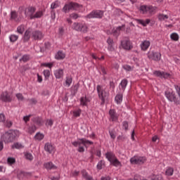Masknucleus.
<instances>
[{
	"label": "nucleus",
	"mask_w": 180,
	"mask_h": 180,
	"mask_svg": "<svg viewBox=\"0 0 180 180\" xmlns=\"http://www.w3.org/2000/svg\"><path fill=\"white\" fill-rule=\"evenodd\" d=\"M96 89L98 98L101 101V105H105V102H106V100L109 98V93L103 89L101 85H97Z\"/></svg>",
	"instance_id": "f257e3e1"
},
{
	"label": "nucleus",
	"mask_w": 180,
	"mask_h": 180,
	"mask_svg": "<svg viewBox=\"0 0 180 180\" xmlns=\"http://www.w3.org/2000/svg\"><path fill=\"white\" fill-rule=\"evenodd\" d=\"M1 139L4 143H12L15 141V139H16V131H9L6 132L1 136Z\"/></svg>",
	"instance_id": "f03ea898"
},
{
	"label": "nucleus",
	"mask_w": 180,
	"mask_h": 180,
	"mask_svg": "<svg viewBox=\"0 0 180 180\" xmlns=\"http://www.w3.org/2000/svg\"><path fill=\"white\" fill-rule=\"evenodd\" d=\"M156 9H157V7H155V6L142 5V6H140L139 11L143 15H146V13L153 15V14L155 13Z\"/></svg>",
	"instance_id": "7ed1b4c3"
},
{
	"label": "nucleus",
	"mask_w": 180,
	"mask_h": 180,
	"mask_svg": "<svg viewBox=\"0 0 180 180\" xmlns=\"http://www.w3.org/2000/svg\"><path fill=\"white\" fill-rule=\"evenodd\" d=\"M79 8H82V6L77 3L71 2L68 4H65L62 11L65 13L70 12V11H79Z\"/></svg>",
	"instance_id": "20e7f679"
},
{
	"label": "nucleus",
	"mask_w": 180,
	"mask_h": 180,
	"mask_svg": "<svg viewBox=\"0 0 180 180\" xmlns=\"http://www.w3.org/2000/svg\"><path fill=\"white\" fill-rule=\"evenodd\" d=\"M105 157L108 160L109 162H110V164H112L114 167H120L122 165V163L116 158L115 156V154L112 152H108L105 153Z\"/></svg>",
	"instance_id": "39448f33"
},
{
	"label": "nucleus",
	"mask_w": 180,
	"mask_h": 180,
	"mask_svg": "<svg viewBox=\"0 0 180 180\" xmlns=\"http://www.w3.org/2000/svg\"><path fill=\"white\" fill-rule=\"evenodd\" d=\"M104 13L105 12L102 10H95L88 14L86 18H87V19H102V18H103Z\"/></svg>",
	"instance_id": "423d86ee"
},
{
	"label": "nucleus",
	"mask_w": 180,
	"mask_h": 180,
	"mask_svg": "<svg viewBox=\"0 0 180 180\" xmlns=\"http://www.w3.org/2000/svg\"><path fill=\"white\" fill-rule=\"evenodd\" d=\"M131 164L141 165L146 162V158L134 156L130 159Z\"/></svg>",
	"instance_id": "0eeeda50"
},
{
	"label": "nucleus",
	"mask_w": 180,
	"mask_h": 180,
	"mask_svg": "<svg viewBox=\"0 0 180 180\" xmlns=\"http://www.w3.org/2000/svg\"><path fill=\"white\" fill-rule=\"evenodd\" d=\"M148 58L154 61H160L161 60V53L155 51H150L148 53Z\"/></svg>",
	"instance_id": "6e6552de"
},
{
	"label": "nucleus",
	"mask_w": 180,
	"mask_h": 180,
	"mask_svg": "<svg viewBox=\"0 0 180 180\" xmlns=\"http://www.w3.org/2000/svg\"><path fill=\"white\" fill-rule=\"evenodd\" d=\"M121 46L124 50H131V49H133L130 39L127 37H125L122 41H121Z\"/></svg>",
	"instance_id": "1a4fd4ad"
},
{
	"label": "nucleus",
	"mask_w": 180,
	"mask_h": 180,
	"mask_svg": "<svg viewBox=\"0 0 180 180\" xmlns=\"http://www.w3.org/2000/svg\"><path fill=\"white\" fill-rule=\"evenodd\" d=\"M31 37L33 40H41L44 37V34L41 31L34 30L32 32Z\"/></svg>",
	"instance_id": "9d476101"
},
{
	"label": "nucleus",
	"mask_w": 180,
	"mask_h": 180,
	"mask_svg": "<svg viewBox=\"0 0 180 180\" xmlns=\"http://www.w3.org/2000/svg\"><path fill=\"white\" fill-rule=\"evenodd\" d=\"M165 95H166V98H167V99L169 101H170V102H175V103H178V98H176V96H175V93H174V91H165Z\"/></svg>",
	"instance_id": "9b49d317"
},
{
	"label": "nucleus",
	"mask_w": 180,
	"mask_h": 180,
	"mask_svg": "<svg viewBox=\"0 0 180 180\" xmlns=\"http://www.w3.org/2000/svg\"><path fill=\"white\" fill-rule=\"evenodd\" d=\"M0 99L2 102H12V97L9 95L8 91L1 93Z\"/></svg>",
	"instance_id": "f8f14e48"
},
{
	"label": "nucleus",
	"mask_w": 180,
	"mask_h": 180,
	"mask_svg": "<svg viewBox=\"0 0 180 180\" xmlns=\"http://www.w3.org/2000/svg\"><path fill=\"white\" fill-rule=\"evenodd\" d=\"M36 12V8L34 6H29L25 9V16H29L30 19H32L34 13Z\"/></svg>",
	"instance_id": "ddd939ff"
},
{
	"label": "nucleus",
	"mask_w": 180,
	"mask_h": 180,
	"mask_svg": "<svg viewBox=\"0 0 180 180\" xmlns=\"http://www.w3.org/2000/svg\"><path fill=\"white\" fill-rule=\"evenodd\" d=\"M153 75L155 77H159L160 78H168L169 77V73L161 72L160 70H155L153 72Z\"/></svg>",
	"instance_id": "4468645a"
},
{
	"label": "nucleus",
	"mask_w": 180,
	"mask_h": 180,
	"mask_svg": "<svg viewBox=\"0 0 180 180\" xmlns=\"http://www.w3.org/2000/svg\"><path fill=\"white\" fill-rule=\"evenodd\" d=\"M77 143L79 146H81V144H83V146H86V144H89L91 146L94 144V142L89 140H87L86 139H79L77 141Z\"/></svg>",
	"instance_id": "2eb2a0df"
},
{
	"label": "nucleus",
	"mask_w": 180,
	"mask_h": 180,
	"mask_svg": "<svg viewBox=\"0 0 180 180\" xmlns=\"http://www.w3.org/2000/svg\"><path fill=\"white\" fill-rule=\"evenodd\" d=\"M44 150L49 153V154H51L54 151V146L50 143H46L44 146Z\"/></svg>",
	"instance_id": "dca6fc26"
},
{
	"label": "nucleus",
	"mask_w": 180,
	"mask_h": 180,
	"mask_svg": "<svg viewBox=\"0 0 180 180\" xmlns=\"http://www.w3.org/2000/svg\"><path fill=\"white\" fill-rule=\"evenodd\" d=\"M44 167L46 168V169H57V166L54 165V164H53L51 162L44 163Z\"/></svg>",
	"instance_id": "f3484780"
},
{
	"label": "nucleus",
	"mask_w": 180,
	"mask_h": 180,
	"mask_svg": "<svg viewBox=\"0 0 180 180\" xmlns=\"http://www.w3.org/2000/svg\"><path fill=\"white\" fill-rule=\"evenodd\" d=\"M31 32L29 30H26L25 32L22 40L24 43L27 42L29 40H30V36H31Z\"/></svg>",
	"instance_id": "a211bd4d"
},
{
	"label": "nucleus",
	"mask_w": 180,
	"mask_h": 180,
	"mask_svg": "<svg viewBox=\"0 0 180 180\" xmlns=\"http://www.w3.org/2000/svg\"><path fill=\"white\" fill-rule=\"evenodd\" d=\"M107 43L108 44V49L110 51H113L115 50V48H113V44H114L113 39L110 37H108V39H107Z\"/></svg>",
	"instance_id": "6ab92c4d"
},
{
	"label": "nucleus",
	"mask_w": 180,
	"mask_h": 180,
	"mask_svg": "<svg viewBox=\"0 0 180 180\" xmlns=\"http://www.w3.org/2000/svg\"><path fill=\"white\" fill-rule=\"evenodd\" d=\"M54 75L58 79H60V78H63V76L64 75V72L63 69L56 70L54 72Z\"/></svg>",
	"instance_id": "aec40b11"
},
{
	"label": "nucleus",
	"mask_w": 180,
	"mask_h": 180,
	"mask_svg": "<svg viewBox=\"0 0 180 180\" xmlns=\"http://www.w3.org/2000/svg\"><path fill=\"white\" fill-rule=\"evenodd\" d=\"M56 60H64L65 58V53H63V51H58L55 56Z\"/></svg>",
	"instance_id": "412c9836"
},
{
	"label": "nucleus",
	"mask_w": 180,
	"mask_h": 180,
	"mask_svg": "<svg viewBox=\"0 0 180 180\" xmlns=\"http://www.w3.org/2000/svg\"><path fill=\"white\" fill-rule=\"evenodd\" d=\"M32 122L37 124L38 126H41L43 124V120L40 117H35L32 119Z\"/></svg>",
	"instance_id": "4be33fe9"
},
{
	"label": "nucleus",
	"mask_w": 180,
	"mask_h": 180,
	"mask_svg": "<svg viewBox=\"0 0 180 180\" xmlns=\"http://www.w3.org/2000/svg\"><path fill=\"white\" fill-rule=\"evenodd\" d=\"M109 115L112 122L117 120V115H116V111L115 110H112V109L110 110Z\"/></svg>",
	"instance_id": "5701e85b"
},
{
	"label": "nucleus",
	"mask_w": 180,
	"mask_h": 180,
	"mask_svg": "<svg viewBox=\"0 0 180 180\" xmlns=\"http://www.w3.org/2000/svg\"><path fill=\"white\" fill-rule=\"evenodd\" d=\"M148 47H150L149 41H144L141 44V50H143V51H146V50H147V49H148Z\"/></svg>",
	"instance_id": "b1692460"
},
{
	"label": "nucleus",
	"mask_w": 180,
	"mask_h": 180,
	"mask_svg": "<svg viewBox=\"0 0 180 180\" xmlns=\"http://www.w3.org/2000/svg\"><path fill=\"white\" fill-rule=\"evenodd\" d=\"M27 175H30V173L20 171L17 174V177L18 178V179H23V178H25V176H27Z\"/></svg>",
	"instance_id": "393cba45"
},
{
	"label": "nucleus",
	"mask_w": 180,
	"mask_h": 180,
	"mask_svg": "<svg viewBox=\"0 0 180 180\" xmlns=\"http://www.w3.org/2000/svg\"><path fill=\"white\" fill-rule=\"evenodd\" d=\"M82 175L83 178H85L86 180H94L91 176L88 175V172H86V170L85 169L82 170Z\"/></svg>",
	"instance_id": "a878e982"
},
{
	"label": "nucleus",
	"mask_w": 180,
	"mask_h": 180,
	"mask_svg": "<svg viewBox=\"0 0 180 180\" xmlns=\"http://www.w3.org/2000/svg\"><path fill=\"white\" fill-rule=\"evenodd\" d=\"M120 30H122V27H117L116 28V30H112V33L113 34V36H115V37H119V35L120 34Z\"/></svg>",
	"instance_id": "bb28decb"
},
{
	"label": "nucleus",
	"mask_w": 180,
	"mask_h": 180,
	"mask_svg": "<svg viewBox=\"0 0 180 180\" xmlns=\"http://www.w3.org/2000/svg\"><path fill=\"white\" fill-rule=\"evenodd\" d=\"M115 101L117 104L122 103L123 101V94H117L115 98Z\"/></svg>",
	"instance_id": "cd10ccee"
},
{
	"label": "nucleus",
	"mask_w": 180,
	"mask_h": 180,
	"mask_svg": "<svg viewBox=\"0 0 180 180\" xmlns=\"http://www.w3.org/2000/svg\"><path fill=\"white\" fill-rule=\"evenodd\" d=\"M43 15V11H37L33 16L31 17L32 19H39Z\"/></svg>",
	"instance_id": "c85d7f7f"
},
{
	"label": "nucleus",
	"mask_w": 180,
	"mask_h": 180,
	"mask_svg": "<svg viewBox=\"0 0 180 180\" xmlns=\"http://www.w3.org/2000/svg\"><path fill=\"white\" fill-rule=\"evenodd\" d=\"M165 174L166 175H167V176H172V175H174V168L172 167L167 168L165 172Z\"/></svg>",
	"instance_id": "c756f323"
},
{
	"label": "nucleus",
	"mask_w": 180,
	"mask_h": 180,
	"mask_svg": "<svg viewBox=\"0 0 180 180\" xmlns=\"http://www.w3.org/2000/svg\"><path fill=\"white\" fill-rule=\"evenodd\" d=\"M89 102L88 98L86 96L85 97H81L80 98V103L82 105V106H86V103Z\"/></svg>",
	"instance_id": "7c9ffc66"
},
{
	"label": "nucleus",
	"mask_w": 180,
	"mask_h": 180,
	"mask_svg": "<svg viewBox=\"0 0 180 180\" xmlns=\"http://www.w3.org/2000/svg\"><path fill=\"white\" fill-rule=\"evenodd\" d=\"M34 139L36 140H39L40 141L43 140V139H44V135L43 134L38 132L34 136Z\"/></svg>",
	"instance_id": "2f4dec72"
},
{
	"label": "nucleus",
	"mask_w": 180,
	"mask_h": 180,
	"mask_svg": "<svg viewBox=\"0 0 180 180\" xmlns=\"http://www.w3.org/2000/svg\"><path fill=\"white\" fill-rule=\"evenodd\" d=\"M37 129V128L35 127V125H32L28 128V133L30 134H33V133H34V131H36Z\"/></svg>",
	"instance_id": "473e14b6"
},
{
	"label": "nucleus",
	"mask_w": 180,
	"mask_h": 180,
	"mask_svg": "<svg viewBox=\"0 0 180 180\" xmlns=\"http://www.w3.org/2000/svg\"><path fill=\"white\" fill-rule=\"evenodd\" d=\"M81 23L78 22H74L73 23V29L74 30H76L77 32H79V29H81Z\"/></svg>",
	"instance_id": "72a5a7b5"
},
{
	"label": "nucleus",
	"mask_w": 180,
	"mask_h": 180,
	"mask_svg": "<svg viewBox=\"0 0 180 180\" xmlns=\"http://www.w3.org/2000/svg\"><path fill=\"white\" fill-rule=\"evenodd\" d=\"M16 162V160L14 158H8L7 164L8 165H13Z\"/></svg>",
	"instance_id": "f704fd0d"
},
{
	"label": "nucleus",
	"mask_w": 180,
	"mask_h": 180,
	"mask_svg": "<svg viewBox=\"0 0 180 180\" xmlns=\"http://www.w3.org/2000/svg\"><path fill=\"white\" fill-rule=\"evenodd\" d=\"M170 37L172 40H174V41H178V40H179V36L176 33H172Z\"/></svg>",
	"instance_id": "c9c22d12"
},
{
	"label": "nucleus",
	"mask_w": 180,
	"mask_h": 180,
	"mask_svg": "<svg viewBox=\"0 0 180 180\" xmlns=\"http://www.w3.org/2000/svg\"><path fill=\"white\" fill-rule=\"evenodd\" d=\"M120 85L122 86V91H124V89H126V86H127V79L122 80Z\"/></svg>",
	"instance_id": "e433bc0d"
},
{
	"label": "nucleus",
	"mask_w": 180,
	"mask_h": 180,
	"mask_svg": "<svg viewBox=\"0 0 180 180\" xmlns=\"http://www.w3.org/2000/svg\"><path fill=\"white\" fill-rule=\"evenodd\" d=\"M9 39L12 43H15V41H16V40H18V39H19V37L15 34H11L10 36Z\"/></svg>",
	"instance_id": "4c0bfd02"
},
{
	"label": "nucleus",
	"mask_w": 180,
	"mask_h": 180,
	"mask_svg": "<svg viewBox=\"0 0 180 180\" xmlns=\"http://www.w3.org/2000/svg\"><path fill=\"white\" fill-rule=\"evenodd\" d=\"M79 32H82V33H86V32H88V27L82 24V25H80V29Z\"/></svg>",
	"instance_id": "58836bf2"
},
{
	"label": "nucleus",
	"mask_w": 180,
	"mask_h": 180,
	"mask_svg": "<svg viewBox=\"0 0 180 180\" xmlns=\"http://www.w3.org/2000/svg\"><path fill=\"white\" fill-rule=\"evenodd\" d=\"M17 32L20 34H23V32H25V27L23 25H20L17 28Z\"/></svg>",
	"instance_id": "ea45409f"
},
{
	"label": "nucleus",
	"mask_w": 180,
	"mask_h": 180,
	"mask_svg": "<svg viewBox=\"0 0 180 180\" xmlns=\"http://www.w3.org/2000/svg\"><path fill=\"white\" fill-rule=\"evenodd\" d=\"M168 15H164V14H160L158 15V20H160V21H162V20H165V19H168Z\"/></svg>",
	"instance_id": "a19ab883"
},
{
	"label": "nucleus",
	"mask_w": 180,
	"mask_h": 180,
	"mask_svg": "<svg viewBox=\"0 0 180 180\" xmlns=\"http://www.w3.org/2000/svg\"><path fill=\"white\" fill-rule=\"evenodd\" d=\"M12 124H13V122H12V121H4V126L5 127H8V129H10V127H12Z\"/></svg>",
	"instance_id": "79ce46f5"
},
{
	"label": "nucleus",
	"mask_w": 180,
	"mask_h": 180,
	"mask_svg": "<svg viewBox=\"0 0 180 180\" xmlns=\"http://www.w3.org/2000/svg\"><path fill=\"white\" fill-rule=\"evenodd\" d=\"M122 127L125 131H127L129 130V122L127 121H124L122 122Z\"/></svg>",
	"instance_id": "37998d69"
},
{
	"label": "nucleus",
	"mask_w": 180,
	"mask_h": 180,
	"mask_svg": "<svg viewBox=\"0 0 180 180\" xmlns=\"http://www.w3.org/2000/svg\"><path fill=\"white\" fill-rule=\"evenodd\" d=\"M81 112H82L81 109H78L76 111H74L73 115L75 117H79V116H81Z\"/></svg>",
	"instance_id": "c03bdc74"
},
{
	"label": "nucleus",
	"mask_w": 180,
	"mask_h": 180,
	"mask_svg": "<svg viewBox=\"0 0 180 180\" xmlns=\"http://www.w3.org/2000/svg\"><path fill=\"white\" fill-rule=\"evenodd\" d=\"M30 57L27 55H24L20 59V61H23V63H27V61H29Z\"/></svg>",
	"instance_id": "a18cd8bd"
},
{
	"label": "nucleus",
	"mask_w": 180,
	"mask_h": 180,
	"mask_svg": "<svg viewBox=\"0 0 180 180\" xmlns=\"http://www.w3.org/2000/svg\"><path fill=\"white\" fill-rule=\"evenodd\" d=\"M44 75L46 79H49V78H50V70H44Z\"/></svg>",
	"instance_id": "49530a36"
},
{
	"label": "nucleus",
	"mask_w": 180,
	"mask_h": 180,
	"mask_svg": "<svg viewBox=\"0 0 180 180\" xmlns=\"http://www.w3.org/2000/svg\"><path fill=\"white\" fill-rule=\"evenodd\" d=\"M114 13L117 16H120V15H123V11L120 8H116Z\"/></svg>",
	"instance_id": "de8ad7c7"
},
{
	"label": "nucleus",
	"mask_w": 180,
	"mask_h": 180,
	"mask_svg": "<svg viewBox=\"0 0 180 180\" xmlns=\"http://www.w3.org/2000/svg\"><path fill=\"white\" fill-rule=\"evenodd\" d=\"M122 68L125 70V71H132L133 67L129 65H124L122 66Z\"/></svg>",
	"instance_id": "09e8293b"
},
{
	"label": "nucleus",
	"mask_w": 180,
	"mask_h": 180,
	"mask_svg": "<svg viewBox=\"0 0 180 180\" xmlns=\"http://www.w3.org/2000/svg\"><path fill=\"white\" fill-rule=\"evenodd\" d=\"M72 82V78L68 77L66 78L65 84L68 85V86H70L71 85V83Z\"/></svg>",
	"instance_id": "8fccbe9b"
},
{
	"label": "nucleus",
	"mask_w": 180,
	"mask_h": 180,
	"mask_svg": "<svg viewBox=\"0 0 180 180\" xmlns=\"http://www.w3.org/2000/svg\"><path fill=\"white\" fill-rule=\"evenodd\" d=\"M25 158L26 160H29L30 161H32V160H33V155H32V153H27L25 154Z\"/></svg>",
	"instance_id": "3c124183"
},
{
	"label": "nucleus",
	"mask_w": 180,
	"mask_h": 180,
	"mask_svg": "<svg viewBox=\"0 0 180 180\" xmlns=\"http://www.w3.org/2000/svg\"><path fill=\"white\" fill-rule=\"evenodd\" d=\"M15 96L18 101H23L25 99V97H23V95L20 93L17 94Z\"/></svg>",
	"instance_id": "603ef678"
},
{
	"label": "nucleus",
	"mask_w": 180,
	"mask_h": 180,
	"mask_svg": "<svg viewBox=\"0 0 180 180\" xmlns=\"http://www.w3.org/2000/svg\"><path fill=\"white\" fill-rule=\"evenodd\" d=\"M16 18H18V13H16V11H11V19H16Z\"/></svg>",
	"instance_id": "864d4df0"
},
{
	"label": "nucleus",
	"mask_w": 180,
	"mask_h": 180,
	"mask_svg": "<svg viewBox=\"0 0 180 180\" xmlns=\"http://www.w3.org/2000/svg\"><path fill=\"white\" fill-rule=\"evenodd\" d=\"M151 180H162V176L161 175L153 176H152Z\"/></svg>",
	"instance_id": "5fc2aeb1"
},
{
	"label": "nucleus",
	"mask_w": 180,
	"mask_h": 180,
	"mask_svg": "<svg viewBox=\"0 0 180 180\" xmlns=\"http://www.w3.org/2000/svg\"><path fill=\"white\" fill-rule=\"evenodd\" d=\"M127 139V136L124 135H120L117 137V140H120V141H124V140H126Z\"/></svg>",
	"instance_id": "6e6d98bb"
},
{
	"label": "nucleus",
	"mask_w": 180,
	"mask_h": 180,
	"mask_svg": "<svg viewBox=\"0 0 180 180\" xmlns=\"http://www.w3.org/2000/svg\"><path fill=\"white\" fill-rule=\"evenodd\" d=\"M12 148H22V144H20L19 143H15L12 146Z\"/></svg>",
	"instance_id": "4d7b16f0"
},
{
	"label": "nucleus",
	"mask_w": 180,
	"mask_h": 180,
	"mask_svg": "<svg viewBox=\"0 0 180 180\" xmlns=\"http://www.w3.org/2000/svg\"><path fill=\"white\" fill-rule=\"evenodd\" d=\"M103 164H105L103 160H101L97 165V169H102V165H103Z\"/></svg>",
	"instance_id": "13d9d810"
},
{
	"label": "nucleus",
	"mask_w": 180,
	"mask_h": 180,
	"mask_svg": "<svg viewBox=\"0 0 180 180\" xmlns=\"http://www.w3.org/2000/svg\"><path fill=\"white\" fill-rule=\"evenodd\" d=\"M51 18L52 20H54L56 19V11L51 10Z\"/></svg>",
	"instance_id": "bf43d9fd"
},
{
	"label": "nucleus",
	"mask_w": 180,
	"mask_h": 180,
	"mask_svg": "<svg viewBox=\"0 0 180 180\" xmlns=\"http://www.w3.org/2000/svg\"><path fill=\"white\" fill-rule=\"evenodd\" d=\"M32 115H29L27 116H24L23 117V120L24 122H25V123H27V122H29V120H30V117H31Z\"/></svg>",
	"instance_id": "052dcab7"
},
{
	"label": "nucleus",
	"mask_w": 180,
	"mask_h": 180,
	"mask_svg": "<svg viewBox=\"0 0 180 180\" xmlns=\"http://www.w3.org/2000/svg\"><path fill=\"white\" fill-rule=\"evenodd\" d=\"M5 122V115L3 113L0 114V123H4Z\"/></svg>",
	"instance_id": "680f3d73"
},
{
	"label": "nucleus",
	"mask_w": 180,
	"mask_h": 180,
	"mask_svg": "<svg viewBox=\"0 0 180 180\" xmlns=\"http://www.w3.org/2000/svg\"><path fill=\"white\" fill-rule=\"evenodd\" d=\"M137 23H139V25H142V26H146V21H144L143 20H136Z\"/></svg>",
	"instance_id": "e2e57ef3"
},
{
	"label": "nucleus",
	"mask_w": 180,
	"mask_h": 180,
	"mask_svg": "<svg viewBox=\"0 0 180 180\" xmlns=\"http://www.w3.org/2000/svg\"><path fill=\"white\" fill-rule=\"evenodd\" d=\"M57 8H58V4L56 3H52L51 5V9H57Z\"/></svg>",
	"instance_id": "0e129e2a"
},
{
	"label": "nucleus",
	"mask_w": 180,
	"mask_h": 180,
	"mask_svg": "<svg viewBox=\"0 0 180 180\" xmlns=\"http://www.w3.org/2000/svg\"><path fill=\"white\" fill-rule=\"evenodd\" d=\"M44 47H45L46 50H49L51 47V44H50V42H45Z\"/></svg>",
	"instance_id": "69168bd1"
},
{
	"label": "nucleus",
	"mask_w": 180,
	"mask_h": 180,
	"mask_svg": "<svg viewBox=\"0 0 180 180\" xmlns=\"http://www.w3.org/2000/svg\"><path fill=\"white\" fill-rule=\"evenodd\" d=\"M70 18H72V19H78V18H79V16L77 13H72L70 15Z\"/></svg>",
	"instance_id": "338daca9"
},
{
	"label": "nucleus",
	"mask_w": 180,
	"mask_h": 180,
	"mask_svg": "<svg viewBox=\"0 0 180 180\" xmlns=\"http://www.w3.org/2000/svg\"><path fill=\"white\" fill-rule=\"evenodd\" d=\"M109 134H110L111 139H112L113 140H115V139H116V135L115 134V132H113V131H109Z\"/></svg>",
	"instance_id": "774afa93"
}]
</instances>
